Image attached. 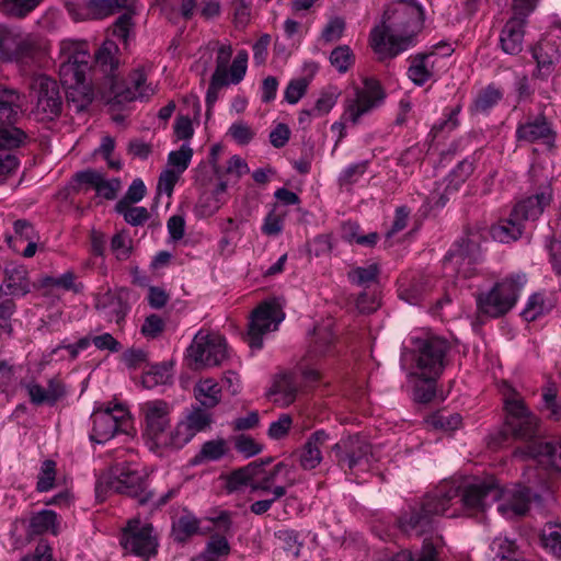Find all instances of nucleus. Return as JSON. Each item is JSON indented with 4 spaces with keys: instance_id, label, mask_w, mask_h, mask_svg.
<instances>
[{
    "instance_id": "e2e57ef3",
    "label": "nucleus",
    "mask_w": 561,
    "mask_h": 561,
    "mask_svg": "<svg viewBox=\"0 0 561 561\" xmlns=\"http://www.w3.org/2000/svg\"><path fill=\"white\" fill-rule=\"evenodd\" d=\"M133 12L126 11L122 13L112 25L113 36L127 42L130 32L134 28Z\"/></svg>"
},
{
    "instance_id": "052dcab7",
    "label": "nucleus",
    "mask_w": 561,
    "mask_h": 561,
    "mask_svg": "<svg viewBox=\"0 0 561 561\" xmlns=\"http://www.w3.org/2000/svg\"><path fill=\"white\" fill-rule=\"evenodd\" d=\"M192 156L193 149L187 144H183L179 150H174L169 153L168 163L176 169L175 172L181 174L187 169Z\"/></svg>"
},
{
    "instance_id": "f03ea898",
    "label": "nucleus",
    "mask_w": 561,
    "mask_h": 561,
    "mask_svg": "<svg viewBox=\"0 0 561 561\" xmlns=\"http://www.w3.org/2000/svg\"><path fill=\"white\" fill-rule=\"evenodd\" d=\"M423 22L424 9L417 0H397L389 4L381 25L370 32V45L379 59L393 58L412 46Z\"/></svg>"
},
{
    "instance_id": "c85d7f7f",
    "label": "nucleus",
    "mask_w": 561,
    "mask_h": 561,
    "mask_svg": "<svg viewBox=\"0 0 561 561\" xmlns=\"http://www.w3.org/2000/svg\"><path fill=\"white\" fill-rule=\"evenodd\" d=\"M335 335L329 325L314 328L306 353V360H317L334 353Z\"/></svg>"
},
{
    "instance_id": "393cba45",
    "label": "nucleus",
    "mask_w": 561,
    "mask_h": 561,
    "mask_svg": "<svg viewBox=\"0 0 561 561\" xmlns=\"http://www.w3.org/2000/svg\"><path fill=\"white\" fill-rule=\"evenodd\" d=\"M13 234H8L5 241L15 252H21L24 257H32L37 249V234L33 225L25 219L13 222Z\"/></svg>"
},
{
    "instance_id": "4468645a",
    "label": "nucleus",
    "mask_w": 561,
    "mask_h": 561,
    "mask_svg": "<svg viewBox=\"0 0 561 561\" xmlns=\"http://www.w3.org/2000/svg\"><path fill=\"white\" fill-rule=\"evenodd\" d=\"M30 95L42 119H53L59 115L62 102L56 80L46 75L33 76L30 82Z\"/></svg>"
},
{
    "instance_id": "bb28decb",
    "label": "nucleus",
    "mask_w": 561,
    "mask_h": 561,
    "mask_svg": "<svg viewBox=\"0 0 561 561\" xmlns=\"http://www.w3.org/2000/svg\"><path fill=\"white\" fill-rule=\"evenodd\" d=\"M3 286L9 297H24L31 291L27 268L22 264H8L3 270Z\"/></svg>"
},
{
    "instance_id": "0eeeda50",
    "label": "nucleus",
    "mask_w": 561,
    "mask_h": 561,
    "mask_svg": "<svg viewBox=\"0 0 561 561\" xmlns=\"http://www.w3.org/2000/svg\"><path fill=\"white\" fill-rule=\"evenodd\" d=\"M90 70V54L84 42L62 41L60 44L59 77L67 90L85 92L87 72Z\"/></svg>"
},
{
    "instance_id": "7c9ffc66",
    "label": "nucleus",
    "mask_w": 561,
    "mask_h": 561,
    "mask_svg": "<svg viewBox=\"0 0 561 561\" xmlns=\"http://www.w3.org/2000/svg\"><path fill=\"white\" fill-rule=\"evenodd\" d=\"M147 78L142 70L136 69L129 77L128 85L123 91L113 90L118 102H130L148 99L153 89L146 84Z\"/></svg>"
},
{
    "instance_id": "69168bd1",
    "label": "nucleus",
    "mask_w": 561,
    "mask_h": 561,
    "mask_svg": "<svg viewBox=\"0 0 561 561\" xmlns=\"http://www.w3.org/2000/svg\"><path fill=\"white\" fill-rule=\"evenodd\" d=\"M287 493V488L284 485H275L272 490V497L259 500L253 502L250 505V512L255 515H263L265 514L272 505L279 500L280 497L285 496Z\"/></svg>"
},
{
    "instance_id": "72a5a7b5",
    "label": "nucleus",
    "mask_w": 561,
    "mask_h": 561,
    "mask_svg": "<svg viewBox=\"0 0 561 561\" xmlns=\"http://www.w3.org/2000/svg\"><path fill=\"white\" fill-rule=\"evenodd\" d=\"M298 391L297 382L291 374H280L275 377L270 393L274 401L282 407H287L296 399Z\"/></svg>"
},
{
    "instance_id": "9b49d317",
    "label": "nucleus",
    "mask_w": 561,
    "mask_h": 561,
    "mask_svg": "<svg viewBox=\"0 0 561 561\" xmlns=\"http://www.w3.org/2000/svg\"><path fill=\"white\" fill-rule=\"evenodd\" d=\"M121 545L126 552L148 561L157 554L158 539L151 524L134 518L123 529Z\"/></svg>"
},
{
    "instance_id": "2eb2a0df",
    "label": "nucleus",
    "mask_w": 561,
    "mask_h": 561,
    "mask_svg": "<svg viewBox=\"0 0 561 561\" xmlns=\"http://www.w3.org/2000/svg\"><path fill=\"white\" fill-rule=\"evenodd\" d=\"M515 138L518 142L537 144L551 150L556 147L558 131L553 122L541 112L529 114L524 122L518 123Z\"/></svg>"
},
{
    "instance_id": "412c9836",
    "label": "nucleus",
    "mask_w": 561,
    "mask_h": 561,
    "mask_svg": "<svg viewBox=\"0 0 561 561\" xmlns=\"http://www.w3.org/2000/svg\"><path fill=\"white\" fill-rule=\"evenodd\" d=\"M201 405H193L185 420L174 427L175 449L185 446L201 432L208 430L213 423V414Z\"/></svg>"
},
{
    "instance_id": "8fccbe9b",
    "label": "nucleus",
    "mask_w": 561,
    "mask_h": 561,
    "mask_svg": "<svg viewBox=\"0 0 561 561\" xmlns=\"http://www.w3.org/2000/svg\"><path fill=\"white\" fill-rule=\"evenodd\" d=\"M43 0H0V10L16 16L24 18L35 10Z\"/></svg>"
},
{
    "instance_id": "79ce46f5",
    "label": "nucleus",
    "mask_w": 561,
    "mask_h": 561,
    "mask_svg": "<svg viewBox=\"0 0 561 561\" xmlns=\"http://www.w3.org/2000/svg\"><path fill=\"white\" fill-rule=\"evenodd\" d=\"M473 171V161L469 159L460 161L446 176V182L449 184V192H458Z\"/></svg>"
},
{
    "instance_id": "49530a36",
    "label": "nucleus",
    "mask_w": 561,
    "mask_h": 561,
    "mask_svg": "<svg viewBox=\"0 0 561 561\" xmlns=\"http://www.w3.org/2000/svg\"><path fill=\"white\" fill-rule=\"evenodd\" d=\"M462 417L459 413L438 411L428 416L427 423L434 428L453 432L460 427Z\"/></svg>"
},
{
    "instance_id": "f8f14e48",
    "label": "nucleus",
    "mask_w": 561,
    "mask_h": 561,
    "mask_svg": "<svg viewBox=\"0 0 561 561\" xmlns=\"http://www.w3.org/2000/svg\"><path fill=\"white\" fill-rule=\"evenodd\" d=\"M188 356L198 367H215L228 357V347L224 336L218 333L199 331L187 348Z\"/></svg>"
},
{
    "instance_id": "a18cd8bd",
    "label": "nucleus",
    "mask_w": 561,
    "mask_h": 561,
    "mask_svg": "<svg viewBox=\"0 0 561 561\" xmlns=\"http://www.w3.org/2000/svg\"><path fill=\"white\" fill-rule=\"evenodd\" d=\"M542 547L557 558H561V526L548 524L540 535Z\"/></svg>"
},
{
    "instance_id": "37998d69",
    "label": "nucleus",
    "mask_w": 561,
    "mask_h": 561,
    "mask_svg": "<svg viewBox=\"0 0 561 561\" xmlns=\"http://www.w3.org/2000/svg\"><path fill=\"white\" fill-rule=\"evenodd\" d=\"M369 167V161L364 160L356 163H352L344 168L337 178V183L342 188H350L354 184L358 183V181L363 178V175L367 172Z\"/></svg>"
},
{
    "instance_id": "de8ad7c7",
    "label": "nucleus",
    "mask_w": 561,
    "mask_h": 561,
    "mask_svg": "<svg viewBox=\"0 0 561 561\" xmlns=\"http://www.w3.org/2000/svg\"><path fill=\"white\" fill-rule=\"evenodd\" d=\"M230 551L231 548L226 536L222 534H214L209 537V540L202 552L218 561H226Z\"/></svg>"
},
{
    "instance_id": "6e6552de",
    "label": "nucleus",
    "mask_w": 561,
    "mask_h": 561,
    "mask_svg": "<svg viewBox=\"0 0 561 561\" xmlns=\"http://www.w3.org/2000/svg\"><path fill=\"white\" fill-rule=\"evenodd\" d=\"M482 236L479 231L468 230L465 236L457 240L443 261V267L447 275L469 278L473 275V265L481 257Z\"/></svg>"
},
{
    "instance_id": "4d7b16f0",
    "label": "nucleus",
    "mask_w": 561,
    "mask_h": 561,
    "mask_svg": "<svg viewBox=\"0 0 561 561\" xmlns=\"http://www.w3.org/2000/svg\"><path fill=\"white\" fill-rule=\"evenodd\" d=\"M170 378L169 369L165 365H153L141 377V385L146 389H152L156 386L164 385Z\"/></svg>"
},
{
    "instance_id": "603ef678",
    "label": "nucleus",
    "mask_w": 561,
    "mask_h": 561,
    "mask_svg": "<svg viewBox=\"0 0 561 561\" xmlns=\"http://www.w3.org/2000/svg\"><path fill=\"white\" fill-rule=\"evenodd\" d=\"M330 62L340 73H345L354 65L355 56L350 46L340 45L331 51Z\"/></svg>"
},
{
    "instance_id": "4be33fe9",
    "label": "nucleus",
    "mask_w": 561,
    "mask_h": 561,
    "mask_svg": "<svg viewBox=\"0 0 561 561\" xmlns=\"http://www.w3.org/2000/svg\"><path fill=\"white\" fill-rule=\"evenodd\" d=\"M337 465L344 469L353 470L359 466L371 453L370 445L358 435L342 438L332 446Z\"/></svg>"
},
{
    "instance_id": "20e7f679",
    "label": "nucleus",
    "mask_w": 561,
    "mask_h": 561,
    "mask_svg": "<svg viewBox=\"0 0 561 561\" xmlns=\"http://www.w3.org/2000/svg\"><path fill=\"white\" fill-rule=\"evenodd\" d=\"M108 491L125 494L146 505L153 500L145 477L131 463H121L107 473H102L95 483L96 497L103 500Z\"/></svg>"
},
{
    "instance_id": "4c0bfd02",
    "label": "nucleus",
    "mask_w": 561,
    "mask_h": 561,
    "mask_svg": "<svg viewBox=\"0 0 561 561\" xmlns=\"http://www.w3.org/2000/svg\"><path fill=\"white\" fill-rule=\"evenodd\" d=\"M262 463H257L256 461L250 462L249 465L239 468L237 470H233L226 480V489L229 493L236 492L240 490L244 485H250L253 481V478H255L259 474V471L261 470Z\"/></svg>"
},
{
    "instance_id": "a19ab883",
    "label": "nucleus",
    "mask_w": 561,
    "mask_h": 561,
    "mask_svg": "<svg viewBox=\"0 0 561 561\" xmlns=\"http://www.w3.org/2000/svg\"><path fill=\"white\" fill-rule=\"evenodd\" d=\"M41 285L44 288H61L75 294L81 293L84 288L82 283L77 282V275L71 270L65 272L60 276H45L42 278Z\"/></svg>"
},
{
    "instance_id": "aec40b11",
    "label": "nucleus",
    "mask_w": 561,
    "mask_h": 561,
    "mask_svg": "<svg viewBox=\"0 0 561 561\" xmlns=\"http://www.w3.org/2000/svg\"><path fill=\"white\" fill-rule=\"evenodd\" d=\"M553 201V188L549 180H545L537 186L533 187L530 194L519 201L514 207V216H518L522 220H537L545 209L550 206Z\"/></svg>"
},
{
    "instance_id": "c03bdc74",
    "label": "nucleus",
    "mask_w": 561,
    "mask_h": 561,
    "mask_svg": "<svg viewBox=\"0 0 561 561\" xmlns=\"http://www.w3.org/2000/svg\"><path fill=\"white\" fill-rule=\"evenodd\" d=\"M115 209L131 226H142L149 219V211L146 207L130 206L126 201H118Z\"/></svg>"
},
{
    "instance_id": "c756f323",
    "label": "nucleus",
    "mask_w": 561,
    "mask_h": 561,
    "mask_svg": "<svg viewBox=\"0 0 561 561\" xmlns=\"http://www.w3.org/2000/svg\"><path fill=\"white\" fill-rule=\"evenodd\" d=\"M329 439V434L319 430L310 435L305 443L300 456L299 462L305 470H311L318 467L322 460L321 446Z\"/></svg>"
},
{
    "instance_id": "f3484780",
    "label": "nucleus",
    "mask_w": 561,
    "mask_h": 561,
    "mask_svg": "<svg viewBox=\"0 0 561 561\" xmlns=\"http://www.w3.org/2000/svg\"><path fill=\"white\" fill-rule=\"evenodd\" d=\"M538 4L531 9H517L515 0H512L513 15L504 24L500 34L502 50L508 55H518L523 50L525 27L528 16L536 10Z\"/></svg>"
},
{
    "instance_id": "13d9d810",
    "label": "nucleus",
    "mask_w": 561,
    "mask_h": 561,
    "mask_svg": "<svg viewBox=\"0 0 561 561\" xmlns=\"http://www.w3.org/2000/svg\"><path fill=\"white\" fill-rule=\"evenodd\" d=\"M25 139L22 129L9 126H0V150H11L18 148Z\"/></svg>"
},
{
    "instance_id": "dca6fc26",
    "label": "nucleus",
    "mask_w": 561,
    "mask_h": 561,
    "mask_svg": "<svg viewBox=\"0 0 561 561\" xmlns=\"http://www.w3.org/2000/svg\"><path fill=\"white\" fill-rule=\"evenodd\" d=\"M90 439L96 444H104L113 438L128 422V411L121 404L96 409L92 415Z\"/></svg>"
},
{
    "instance_id": "3c124183",
    "label": "nucleus",
    "mask_w": 561,
    "mask_h": 561,
    "mask_svg": "<svg viewBox=\"0 0 561 561\" xmlns=\"http://www.w3.org/2000/svg\"><path fill=\"white\" fill-rule=\"evenodd\" d=\"M339 96L340 91L337 90V88L329 87L324 89L320 93L314 105L310 107L312 110V114H314L316 117L327 115L335 106Z\"/></svg>"
},
{
    "instance_id": "c9c22d12",
    "label": "nucleus",
    "mask_w": 561,
    "mask_h": 561,
    "mask_svg": "<svg viewBox=\"0 0 561 561\" xmlns=\"http://www.w3.org/2000/svg\"><path fill=\"white\" fill-rule=\"evenodd\" d=\"M222 387L213 378L201 379L194 387V394L199 405L214 409L221 401Z\"/></svg>"
},
{
    "instance_id": "cd10ccee",
    "label": "nucleus",
    "mask_w": 561,
    "mask_h": 561,
    "mask_svg": "<svg viewBox=\"0 0 561 561\" xmlns=\"http://www.w3.org/2000/svg\"><path fill=\"white\" fill-rule=\"evenodd\" d=\"M95 308L101 318L107 322L121 324L127 312L128 306L117 294L107 290L96 298Z\"/></svg>"
},
{
    "instance_id": "2f4dec72",
    "label": "nucleus",
    "mask_w": 561,
    "mask_h": 561,
    "mask_svg": "<svg viewBox=\"0 0 561 561\" xmlns=\"http://www.w3.org/2000/svg\"><path fill=\"white\" fill-rule=\"evenodd\" d=\"M524 229V220L518 216H514V211L512 210L508 218L502 219L497 224L493 225L490 232L495 241L510 243L518 240L522 237Z\"/></svg>"
},
{
    "instance_id": "ddd939ff",
    "label": "nucleus",
    "mask_w": 561,
    "mask_h": 561,
    "mask_svg": "<svg viewBox=\"0 0 561 561\" xmlns=\"http://www.w3.org/2000/svg\"><path fill=\"white\" fill-rule=\"evenodd\" d=\"M383 99L385 92L379 81L374 78H365L364 87L356 88L354 95L345 100L342 118L356 125L363 115L378 106Z\"/></svg>"
},
{
    "instance_id": "864d4df0",
    "label": "nucleus",
    "mask_w": 561,
    "mask_h": 561,
    "mask_svg": "<svg viewBox=\"0 0 561 561\" xmlns=\"http://www.w3.org/2000/svg\"><path fill=\"white\" fill-rule=\"evenodd\" d=\"M491 549L501 560L517 561L520 556L516 542L507 537L495 538L491 543Z\"/></svg>"
},
{
    "instance_id": "f704fd0d",
    "label": "nucleus",
    "mask_w": 561,
    "mask_h": 561,
    "mask_svg": "<svg viewBox=\"0 0 561 561\" xmlns=\"http://www.w3.org/2000/svg\"><path fill=\"white\" fill-rule=\"evenodd\" d=\"M118 46L112 39H106L94 54L95 67L106 77H113L118 67Z\"/></svg>"
},
{
    "instance_id": "e433bc0d",
    "label": "nucleus",
    "mask_w": 561,
    "mask_h": 561,
    "mask_svg": "<svg viewBox=\"0 0 561 561\" xmlns=\"http://www.w3.org/2000/svg\"><path fill=\"white\" fill-rule=\"evenodd\" d=\"M58 516L51 510H42L30 518L27 535L38 536L46 533L58 534Z\"/></svg>"
},
{
    "instance_id": "39448f33",
    "label": "nucleus",
    "mask_w": 561,
    "mask_h": 561,
    "mask_svg": "<svg viewBox=\"0 0 561 561\" xmlns=\"http://www.w3.org/2000/svg\"><path fill=\"white\" fill-rule=\"evenodd\" d=\"M525 273H512L485 291L477 295V310L480 316L499 318L506 314L517 302L527 284Z\"/></svg>"
},
{
    "instance_id": "6e6d98bb",
    "label": "nucleus",
    "mask_w": 561,
    "mask_h": 561,
    "mask_svg": "<svg viewBox=\"0 0 561 561\" xmlns=\"http://www.w3.org/2000/svg\"><path fill=\"white\" fill-rule=\"evenodd\" d=\"M56 479V462L50 459H46L42 462L41 471L37 477L36 490L38 492H47L55 485Z\"/></svg>"
},
{
    "instance_id": "774afa93",
    "label": "nucleus",
    "mask_w": 561,
    "mask_h": 561,
    "mask_svg": "<svg viewBox=\"0 0 561 561\" xmlns=\"http://www.w3.org/2000/svg\"><path fill=\"white\" fill-rule=\"evenodd\" d=\"M111 250L117 260H127L131 252V239L123 232L114 234L111 240Z\"/></svg>"
},
{
    "instance_id": "0e129e2a",
    "label": "nucleus",
    "mask_w": 561,
    "mask_h": 561,
    "mask_svg": "<svg viewBox=\"0 0 561 561\" xmlns=\"http://www.w3.org/2000/svg\"><path fill=\"white\" fill-rule=\"evenodd\" d=\"M285 467L283 462H278L274 466L272 471L264 474L260 479L253 478V481L251 482V491L252 492H261V493H272L273 484L275 481L276 476L282 471V469Z\"/></svg>"
},
{
    "instance_id": "09e8293b",
    "label": "nucleus",
    "mask_w": 561,
    "mask_h": 561,
    "mask_svg": "<svg viewBox=\"0 0 561 561\" xmlns=\"http://www.w3.org/2000/svg\"><path fill=\"white\" fill-rule=\"evenodd\" d=\"M380 273L379 266L376 263H371L368 266H357L352 268L347 273V277L351 283L358 286H368L371 283L377 282Z\"/></svg>"
},
{
    "instance_id": "680f3d73",
    "label": "nucleus",
    "mask_w": 561,
    "mask_h": 561,
    "mask_svg": "<svg viewBox=\"0 0 561 561\" xmlns=\"http://www.w3.org/2000/svg\"><path fill=\"white\" fill-rule=\"evenodd\" d=\"M165 330V321L156 313H151L145 318L140 333L147 339H157Z\"/></svg>"
},
{
    "instance_id": "7ed1b4c3",
    "label": "nucleus",
    "mask_w": 561,
    "mask_h": 561,
    "mask_svg": "<svg viewBox=\"0 0 561 561\" xmlns=\"http://www.w3.org/2000/svg\"><path fill=\"white\" fill-rule=\"evenodd\" d=\"M503 402L508 430L517 438L531 440L525 449L517 451L537 459L540 463L558 467V461H561V439L557 442L535 439L538 435L539 420L528 410L523 397L513 388H506Z\"/></svg>"
},
{
    "instance_id": "423d86ee",
    "label": "nucleus",
    "mask_w": 561,
    "mask_h": 561,
    "mask_svg": "<svg viewBox=\"0 0 561 561\" xmlns=\"http://www.w3.org/2000/svg\"><path fill=\"white\" fill-rule=\"evenodd\" d=\"M144 416V438L151 451L175 449L174 428L170 426V405L163 400H151L140 404Z\"/></svg>"
},
{
    "instance_id": "473e14b6",
    "label": "nucleus",
    "mask_w": 561,
    "mask_h": 561,
    "mask_svg": "<svg viewBox=\"0 0 561 561\" xmlns=\"http://www.w3.org/2000/svg\"><path fill=\"white\" fill-rule=\"evenodd\" d=\"M503 95L504 93L501 88L490 83L478 91L469 106V112L472 115H486L499 104Z\"/></svg>"
},
{
    "instance_id": "9d476101",
    "label": "nucleus",
    "mask_w": 561,
    "mask_h": 561,
    "mask_svg": "<svg viewBox=\"0 0 561 561\" xmlns=\"http://www.w3.org/2000/svg\"><path fill=\"white\" fill-rule=\"evenodd\" d=\"M283 320L284 312L276 301L260 304L251 313L244 341L251 350H261L264 335L276 331Z\"/></svg>"
},
{
    "instance_id": "ea45409f",
    "label": "nucleus",
    "mask_w": 561,
    "mask_h": 561,
    "mask_svg": "<svg viewBox=\"0 0 561 561\" xmlns=\"http://www.w3.org/2000/svg\"><path fill=\"white\" fill-rule=\"evenodd\" d=\"M554 300L547 295L546 291H538L533 294L526 304L522 314L527 321H534L540 316L552 310Z\"/></svg>"
},
{
    "instance_id": "338daca9",
    "label": "nucleus",
    "mask_w": 561,
    "mask_h": 561,
    "mask_svg": "<svg viewBox=\"0 0 561 561\" xmlns=\"http://www.w3.org/2000/svg\"><path fill=\"white\" fill-rule=\"evenodd\" d=\"M228 135L239 145H248L254 137L255 133L249 124L243 121L234 122L228 129Z\"/></svg>"
},
{
    "instance_id": "a211bd4d",
    "label": "nucleus",
    "mask_w": 561,
    "mask_h": 561,
    "mask_svg": "<svg viewBox=\"0 0 561 561\" xmlns=\"http://www.w3.org/2000/svg\"><path fill=\"white\" fill-rule=\"evenodd\" d=\"M41 53L31 36H20L7 27H0V57L4 60L27 62Z\"/></svg>"
},
{
    "instance_id": "58836bf2",
    "label": "nucleus",
    "mask_w": 561,
    "mask_h": 561,
    "mask_svg": "<svg viewBox=\"0 0 561 561\" xmlns=\"http://www.w3.org/2000/svg\"><path fill=\"white\" fill-rule=\"evenodd\" d=\"M22 100L13 89H0V121L13 123L21 112Z\"/></svg>"
},
{
    "instance_id": "f257e3e1",
    "label": "nucleus",
    "mask_w": 561,
    "mask_h": 561,
    "mask_svg": "<svg viewBox=\"0 0 561 561\" xmlns=\"http://www.w3.org/2000/svg\"><path fill=\"white\" fill-rule=\"evenodd\" d=\"M500 495L501 486L493 477L473 478L461 483L445 481L404 512L398 525L403 533L420 536L432 527L435 516L455 517L459 512L476 515L497 502Z\"/></svg>"
},
{
    "instance_id": "5fc2aeb1",
    "label": "nucleus",
    "mask_w": 561,
    "mask_h": 561,
    "mask_svg": "<svg viewBox=\"0 0 561 561\" xmlns=\"http://www.w3.org/2000/svg\"><path fill=\"white\" fill-rule=\"evenodd\" d=\"M227 451L228 446L225 439H213L203 444L202 449L196 458L199 460L217 461L222 458Z\"/></svg>"
},
{
    "instance_id": "bf43d9fd",
    "label": "nucleus",
    "mask_w": 561,
    "mask_h": 561,
    "mask_svg": "<svg viewBox=\"0 0 561 561\" xmlns=\"http://www.w3.org/2000/svg\"><path fill=\"white\" fill-rule=\"evenodd\" d=\"M248 53L241 49L237 53L230 68L228 69L229 83L238 84L245 76L248 69Z\"/></svg>"
},
{
    "instance_id": "1a4fd4ad",
    "label": "nucleus",
    "mask_w": 561,
    "mask_h": 561,
    "mask_svg": "<svg viewBox=\"0 0 561 561\" xmlns=\"http://www.w3.org/2000/svg\"><path fill=\"white\" fill-rule=\"evenodd\" d=\"M414 346L420 376L427 381L435 380L444 370L449 343L443 337L426 335L416 337Z\"/></svg>"
},
{
    "instance_id": "b1692460",
    "label": "nucleus",
    "mask_w": 561,
    "mask_h": 561,
    "mask_svg": "<svg viewBox=\"0 0 561 561\" xmlns=\"http://www.w3.org/2000/svg\"><path fill=\"white\" fill-rule=\"evenodd\" d=\"M436 49L443 50V56H449L453 53V48L447 43H438L434 46V50L424 54H417L411 60V65L408 69V77L416 85H423L433 76V67L436 58Z\"/></svg>"
},
{
    "instance_id": "a878e982",
    "label": "nucleus",
    "mask_w": 561,
    "mask_h": 561,
    "mask_svg": "<svg viewBox=\"0 0 561 561\" xmlns=\"http://www.w3.org/2000/svg\"><path fill=\"white\" fill-rule=\"evenodd\" d=\"M533 57L537 67L533 77L540 80H547L559 62L561 54L557 43L552 39H542L533 48Z\"/></svg>"
},
{
    "instance_id": "6ab92c4d",
    "label": "nucleus",
    "mask_w": 561,
    "mask_h": 561,
    "mask_svg": "<svg viewBox=\"0 0 561 561\" xmlns=\"http://www.w3.org/2000/svg\"><path fill=\"white\" fill-rule=\"evenodd\" d=\"M129 0H81L68 2L67 12L73 21L103 20L114 13L127 9Z\"/></svg>"
},
{
    "instance_id": "5701e85b",
    "label": "nucleus",
    "mask_w": 561,
    "mask_h": 561,
    "mask_svg": "<svg viewBox=\"0 0 561 561\" xmlns=\"http://www.w3.org/2000/svg\"><path fill=\"white\" fill-rule=\"evenodd\" d=\"M497 511L506 518L525 515L530 505V491L526 486L501 488Z\"/></svg>"
}]
</instances>
